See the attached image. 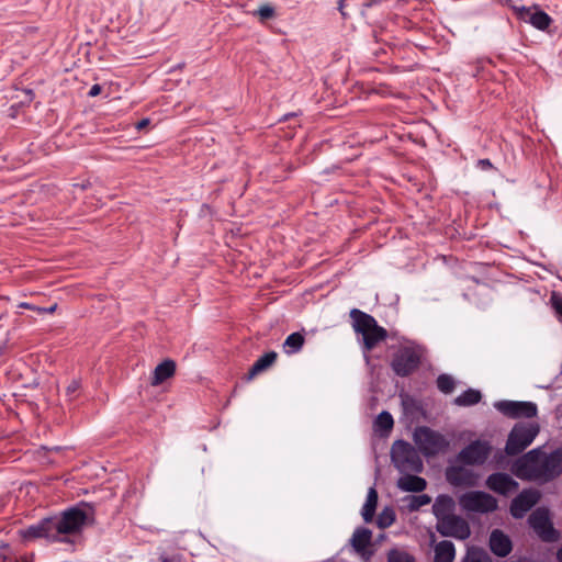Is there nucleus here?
Masks as SVG:
<instances>
[{
    "label": "nucleus",
    "instance_id": "obj_1",
    "mask_svg": "<svg viewBox=\"0 0 562 562\" xmlns=\"http://www.w3.org/2000/svg\"><path fill=\"white\" fill-rule=\"evenodd\" d=\"M88 516L80 508L65 510L60 516L48 517L22 530L25 540L38 538L47 541H67L69 536L79 533L87 524Z\"/></svg>",
    "mask_w": 562,
    "mask_h": 562
},
{
    "label": "nucleus",
    "instance_id": "obj_2",
    "mask_svg": "<svg viewBox=\"0 0 562 562\" xmlns=\"http://www.w3.org/2000/svg\"><path fill=\"white\" fill-rule=\"evenodd\" d=\"M350 318L352 319L353 330L362 336L366 350H372L379 342L386 339V329L379 326L375 318L370 314L352 308Z\"/></svg>",
    "mask_w": 562,
    "mask_h": 562
},
{
    "label": "nucleus",
    "instance_id": "obj_3",
    "mask_svg": "<svg viewBox=\"0 0 562 562\" xmlns=\"http://www.w3.org/2000/svg\"><path fill=\"white\" fill-rule=\"evenodd\" d=\"M391 460L401 473H420L424 470V463L418 451L404 440H397L393 443Z\"/></svg>",
    "mask_w": 562,
    "mask_h": 562
},
{
    "label": "nucleus",
    "instance_id": "obj_4",
    "mask_svg": "<svg viewBox=\"0 0 562 562\" xmlns=\"http://www.w3.org/2000/svg\"><path fill=\"white\" fill-rule=\"evenodd\" d=\"M414 442L425 457L445 453L450 446V441L443 435L428 427L415 429Z\"/></svg>",
    "mask_w": 562,
    "mask_h": 562
},
{
    "label": "nucleus",
    "instance_id": "obj_5",
    "mask_svg": "<svg viewBox=\"0 0 562 562\" xmlns=\"http://www.w3.org/2000/svg\"><path fill=\"white\" fill-rule=\"evenodd\" d=\"M540 427L537 423H518L508 435L505 451L508 456H516L522 452L539 434Z\"/></svg>",
    "mask_w": 562,
    "mask_h": 562
},
{
    "label": "nucleus",
    "instance_id": "obj_6",
    "mask_svg": "<svg viewBox=\"0 0 562 562\" xmlns=\"http://www.w3.org/2000/svg\"><path fill=\"white\" fill-rule=\"evenodd\" d=\"M543 451L536 448L518 458L512 467V472L522 480H539L541 475Z\"/></svg>",
    "mask_w": 562,
    "mask_h": 562
},
{
    "label": "nucleus",
    "instance_id": "obj_7",
    "mask_svg": "<svg viewBox=\"0 0 562 562\" xmlns=\"http://www.w3.org/2000/svg\"><path fill=\"white\" fill-rule=\"evenodd\" d=\"M459 504L464 510L474 513H491L497 508L496 498L481 491L464 493L460 496Z\"/></svg>",
    "mask_w": 562,
    "mask_h": 562
},
{
    "label": "nucleus",
    "instance_id": "obj_8",
    "mask_svg": "<svg viewBox=\"0 0 562 562\" xmlns=\"http://www.w3.org/2000/svg\"><path fill=\"white\" fill-rule=\"evenodd\" d=\"M530 527L543 541L553 542L559 538L558 531L553 528L547 508H537L528 518Z\"/></svg>",
    "mask_w": 562,
    "mask_h": 562
},
{
    "label": "nucleus",
    "instance_id": "obj_9",
    "mask_svg": "<svg viewBox=\"0 0 562 562\" xmlns=\"http://www.w3.org/2000/svg\"><path fill=\"white\" fill-rule=\"evenodd\" d=\"M420 357L412 348L405 347L400 349L393 357L391 367L400 376H407L419 366Z\"/></svg>",
    "mask_w": 562,
    "mask_h": 562
},
{
    "label": "nucleus",
    "instance_id": "obj_10",
    "mask_svg": "<svg viewBox=\"0 0 562 562\" xmlns=\"http://www.w3.org/2000/svg\"><path fill=\"white\" fill-rule=\"evenodd\" d=\"M436 528L441 536L452 537L459 540H465L471 535L470 526L467 520L457 515L445 517L442 521L437 522Z\"/></svg>",
    "mask_w": 562,
    "mask_h": 562
},
{
    "label": "nucleus",
    "instance_id": "obj_11",
    "mask_svg": "<svg viewBox=\"0 0 562 562\" xmlns=\"http://www.w3.org/2000/svg\"><path fill=\"white\" fill-rule=\"evenodd\" d=\"M494 406L510 418H532L538 413V407L533 402L499 401Z\"/></svg>",
    "mask_w": 562,
    "mask_h": 562
},
{
    "label": "nucleus",
    "instance_id": "obj_12",
    "mask_svg": "<svg viewBox=\"0 0 562 562\" xmlns=\"http://www.w3.org/2000/svg\"><path fill=\"white\" fill-rule=\"evenodd\" d=\"M492 447L487 441L475 440L463 448L458 460L464 464H483L491 453Z\"/></svg>",
    "mask_w": 562,
    "mask_h": 562
},
{
    "label": "nucleus",
    "instance_id": "obj_13",
    "mask_svg": "<svg viewBox=\"0 0 562 562\" xmlns=\"http://www.w3.org/2000/svg\"><path fill=\"white\" fill-rule=\"evenodd\" d=\"M518 16L525 22L530 23L533 27L546 31L552 23V19L538 5L516 8Z\"/></svg>",
    "mask_w": 562,
    "mask_h": 562
},
{
    "label": "nucleus",
    "instance_id": "obj_14",
    "mask_svg": "<svg viewBox=\"0 0 562 562\" xmlns=\"http://www.w3.org/2000/svg\"><path fill=\"white\" fill-rule=\"evenodd\" d=\"M539 493L536 490H524L510 504V514L515 518H522L539 501Z\"/></svg>",
    "mask_w": 562,
    "mask_h": 562
},
{
    "label": "nucleus",
    "instance_id": "obj_15",
    "mask_svg": "<svg viewBox=\"0 0 562 562\" xmlns=\"http://www.w3.org/2000/svg\"><path fill=\"white\" fill-rule=\"evenodd\" d=\"M562 473V448L542 456L540 481L548 482Z\"/></svg>",
    "mask_w": 562,
    "mask_h": 562
},
{
    "label": "nucleus",
    "instance_id": "obj_16",
    "mask_svg": "<svg viewBox=\"0 0 562 562\" xmlns=\"http://www.w3.org/2000/svg\"><path fill=\"white\" fill-rule=\"evenodd\" d=\"M448 482L453 486H475L479 475L464 467H450L446 471Z\"/></svg>",
    "mask_w": 562,
    "mask_h": 562
},
{
    "label": "nucleus",
    "instance_id": "obj_17",
    "mask_svg": "<svg viewBox=\"0 0 562 562\" xmlns=\"http://www.w3.org/2000/svg\"><path fill=\"white\" fill-rule=\"evenodd\" d=\"M486 485L502 495L512 494L518 488V483L509 474L501 472L491 474L486 480Z\"/></svg>",
    "mask_w": 562,
    "mask_h": 562
},
{
    "label": "nucleus",
    "instance_id": "obj_18",
    "mask_svg": "<svg viewBox=\"0 0 562 562\" xmlns=\"http://www.w3.org/2000/svg\"><path fill=\"white\" fill-rule=\"evenodd\" d=\"M372 531L368 528H357L350 539V543L355 551L363 559H369L371 552L368 550L371 544Z\"/></svg>",
    "mask_w": 562,
    "mask_h": 562
},
{
    "label": "nucleus",
    "instance_id": "obj_19",
    "mask_svg": "<svg viewBox=\"0 0 562 562\" xmlns=\"http://www.w3.org/2000/svg\"><path fill=\"white\" fill-rule=\"evenodd\" d=\"M490 548L494 554L504 558L512 551V541L503 531L495 529L490 536Z\"/></svg>",
    "mask_w": 562,
    "mask_h": 562
},
{
    "label": "nucleus",
    "instance_id": "obj_20",
    "mask_svg": "<svg viewBox=\"0 0 562 562\" xmlns=\"http://www.w3.org/2000/svg\"><path fill=\"white\" fill-rule=\"evenodd\" d=\"M404 474L405 475L397 480V487L401 491L419 493L426 488L427 482L425 479L417 475H412L411 473Z\"/></svg>",
    "mask_w": 562,
    "mask_h": 562
},
{
    "label": "nucleus",
    "instance_id": "obj_21",
    "mask_svg": "<svg viewBox=\"0 0 562 562\" xmlns=\"http://www.w3.org/2000/svg\"><path fill=\"white\" fill-rule=\"evenodd\" d=\"M176 372V362L171 359H167L159 363L153 373L151 385L157 386L171 378Z\"/></svg>",
    "mask_w": 562,
    "mask_h": 562
},
{
    "label": "nucleus",
    "instance_id": "obj_22",
    "mask_svg": "<svg viewBox=\"0 0 562 562\" xmlns=\"http://www.w3.org/2000/svg\"><path fill=\"white\" fill-rule=\"evenodd\" d=\"M453 508V501L450 496L447 495H439L434 505H432V513L437 518V522L442 521L445 517H450L453 514H451Z\"/></svg>",
    "mask_w": 562,
    "mask_h": 562
},
{
    "label": "nucleus",
    "instance_id": "obj_23",
    "mask_svg": "<svg viewBox=\"0 0 562 562\" xmlns=\"http://www.w3.org/2000/svg\"><path fill=\"white\" fill-rule=\"evenodd\" d=\"M278 355L274 351H269L261 357H259L256 362L250 368L247 380H252L257 374L266 371L268 368H270L277 360Z\"/></svg>",
    "mask_w": 562,
    "mask_h": 562
},
{
    "label": "nucleus",
    "instance_id": "obj_24",
    "mask_svg": "<svg viewBox=\"0 0 562 562\" xmlns=\"http://www.w3.org/2000/svg\"><path fill=\"white\" fill-rule=\"evenodd\" d=\"M456 549L451 541L442 540L435 547L434 562H453Z\"/></svg>",
    "mask_w": 562,
    "mask_h": 562
},
{
    "label": "nucleus",
    "instance_id": "obj_25",
    "mask_svg": "<svg viewBox=\"0 0 562 562\" xmlns=\"http://www.w3.org/2000/svg\"><path fill=\"white\" fill-rule=\"evenodd\" d=\"M378 504V493L374 487H370L366 503L362 507L361 515L366 522H370L373 519L375 508Z\"/></svg>",
    "mask_w": 562,
    "mask_h": 562
},
{
    "label": "nucleus",
    "instance_id": "obj_26",
    "mask_svg": "<svg viewBox=\"0 0 562 562\" xmlns=\"http://www.w3.org/2000/svg\"><path fill=\"white\" fill-rule=\"evenodd\" d=\"M304 336L300 333H292L283 342V350L288 355L299 352L304 345Z\"/></svg>",
    "mask_w": 562,
    "mask_h": 562
},
{
    "label": "nucleus",
    "instance_id": "obj_27",
    "mask_svg": "<svg viewBox=\"0 0 562 562\" xmlns=\"http://www.w3.org/2000/svg\"><path fill=\"white\" fill-rule=\"evenodd\" d=\"M481 398L482 395L480 391L469 389L454 398V404L458 406H471L477 404L481 401Z\"/></svg>",
    "mask_w": 562,
    "mask_h": 562
},
{
    "label": "nucleus",
    "instance_id": "obj_28",
    "mask_svg": "<svg viewBox=\"0 0 562 562\" xmlns=\"http://www.w3.org/2000/svg\"><path fill=\"white\" fill-rule=\"evenodd\" d=\"M387 562H416L413 554L402 548H392L386 553Z\"/></svg>",
    "mask_w": 562,
    "mask_h": 562
},
{
    "label": "nucleus",
    "instance_id": "obj_29",
    "mask_svg": "<svg viewBox=\"0 0 562 562\" xmlns=\"http://www.w3.org/2000/svg\"><path fill=\"white\" fill-rule=\"evenodd\" d=\"M375 427L383 431H390L393 428L394 420L389 412H381L375 418Z\"/></svg>",
    "mask_w": 562,
    "mask_h": 562
},
{
    "label": "nucleus",
    "instance_id": "obj_30",
    "mask_svg": "<svg viewBox=\"0 0 562 562\" xmlns=\"http://www.w3.org/2000/svg\"><path fill=\"white\" fill-rule=\"evenodd\" d=\"M456 382L451 375L440 374L437 379V387L445 394L454 390Z\"/></svg>",
    "mask_w": 562,
    "mask_h": 562
},
{
    "label": "nucleus",
    "instance_id": "obj_31",
    "mask_svg": "<svg viewBox=\"0 0 562 562\" xmlns=\"http://www.w3.org/2000/svg\"><path fill=\"white\" fill-rule=\"evenodd\" d=\"M395 520V514L391 508H384L378 516L376 524L379 528H387Z\"/></svg>",
    "mask_w": 562,
    "mask_h": 562
},
{
    "label": "nucleus",
    "instance_id": "obj_32",
    "mask_svg": "<svg viewBox=\"0 0 562 562\" xmlns=\"http://www.w3.org/2000/svg\"><path fill=\"white\" fill-rule=\"evenodd\" d=\"M465 562H493L487 552L482 549H471L467 553Z\"/></svg>",
    "mask_w": 562,
    "mask_h": 562
},
{
    "label": "nucleus",
    "instance_id": "obj_33",
    "mask_svg": "<svg viewBox=\"0 0 562 562\" xmlns=\"http://www.w3.org/2000/svg\"><path fill=\"white\" fill-rule=\"evenodd\" d=\"M431 502L430 496L427 494L412 496L409 498L408 508L409 510H418L420 507L428 505Z\"/></svg>",
    "mask_w": 562,
    "mask_h": 562
},
{
    "label": "nucleus",
    "instance_id": "obj_34",
    "mask_svg": "<svg viewBox=\"0 0 562 562\" xmlns=\"http://www.w3.org/2000/svg\"><path fill=\"white\" fill-rule=\"evenodd\" d=\"M254 14L257 15L261 21H266L274 18L276 11L274 8L270 4H262Z\"/></svg>",
    "mask_w": 562,
    "mask_h": 562
},
{
    "label": "nucleus",
    "instance_id": "obj_35",
    "mask_svg": "<svg viewBox=\"0 0 562 562\" xmlns=\"http://www.w3.org/2000/svg\"><path fill=\"white\" fill-rule=\"evenodd\" d=\"M80 389V382L78 380H72L66 387V393L70 400L77 396V393Z\"/></svg>",
    "mask_w": 562,
    "mask_h": 562
},
{
    "label": "nucleus",
    "instance_id": "obj_36",
    "mask_svg": "<svg viewBox=\"0 0 562 562\" xmlns=\"http://www.w3.org/2000/svg\"><path fill=\"white\" fill-rule=\"evenodd\" d=\"M551 301L555 312L562 316V296L553 294Z\"/></svg>",
    "mask_w": 562,
    "mask_h": 562
},
{
    "label": "nucleus",
    "instance_id": "obj_37",
    "mask_svg": "<svg viewBox=\"0 0 562 562\" xmlns=\"http://www.w3.org/2000/svg\"><path fill=\"white\" fill-rule=\"evenodd\" d=\"M101 91H102V87H101L100 85H93V86L90 88V90H89V92H88V95H89V97H91V98H93V97L99 95V94L101 93Z\"/></svg>",
    "mask_w": 562,
    "mask_h": 562
},
{
    "label": "nucleus",
    "instance_id": "obj_38",
    "mask_svg": "<svg viewBox=\"0 0 562 562\" xmlns=\"http://www.w3.org/2000/svg\"><path fill=\"white\" fill-rule=\"evenodd\" d=\"M148 124H149V121L147 119H143L139 122L136 123V128L137 130H143Z\"/></svg>",
    "mask_w": 562,
    "mask_h": 562
},
{
    "label": "nucleus",
    "instance_id": "obj_39",
    "mask_svg": "<svg viewBox=\"0 0 562 562\" xmlns=\"http://www.w3.org/2000/svg\"><path fill=\"white\" fill-rule=\"evenodd\" d=\"M56 307H57V305L55 304V305H53V306H50V307H48V308H40V307H38V308H37V311H38V312L53 313V312L56 310Z\"/></svg>",
    "mask_w": 562,
    "mask_h": 562
},
{
    "label": "nucleus",
    "instance_id": "obj_40",
    "mask_svg": "<svg viewBox=\"0 0 562 562\" xmlns=\"http://www.w3.org/2000/svg\"><path fill=\"white\" fill-rule=\"evenodd\" d=\"M19 306L22 307V308H29V310H36L37 311V307H34L33 305H31L30 303H26V302L21 303Z\"/></svg>",
    "mask_w": 562,
    "mask_h": 562
},
{
    "label": "nucleus",
    "instance_id": "obj_41",
    "mask_svg": "<svg viewBox=\"0 0 562 562\" xmlns=\"http://www.w3.org/2000/svg\"><path fill=\"white\" fill-rule=\"evenodd\" d=\"M480 165H482L483 167H491L492 166L488 159L480 160Z\"/></svg>",
    "mask_w": 562,
    "mask_h": 562
},
{
    "label": "nucleus",
    "instance_id": "obj_42",
    "mask_svg": "<svg viewBox=\"0 0 562 562\" xmlns=\"http://www.w3.org/2000/svg\"><path fill=\"white\" fill-rule=\"evenodd\" d=\"M557 557H558V560L560 562H562V547L558 550Z\"/></svg>",
    "mask_w": 562,
    "mask_h": 562
},
{
    "label": "nucleus",
    "instance_id": "obj_43",
    "mask_svg": "<svg viewBox=\"0 0 562 562\" xmlns=\"http://www.w3.org/2000/svg\"><path fill=\"white\" fill-rule=\"evenodd\" d=\"M3 353V346L0 345V356Z\"/></svg>",
    "mask_w": 562,
    "mask_h": 562
}]
</instances>
